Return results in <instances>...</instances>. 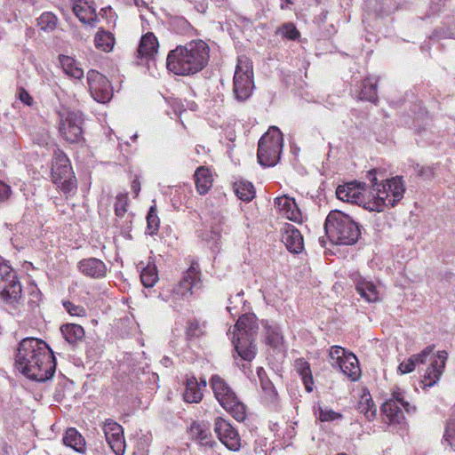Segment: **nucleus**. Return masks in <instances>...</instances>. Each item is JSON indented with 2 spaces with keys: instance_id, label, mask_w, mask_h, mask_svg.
Returning a JSON list of instances; mask_svg holds the SVG:
<instances>
[{
  "instance_id": "nucleus-1",
  "label": "nucleus",
  "mask_w": 455,
  "mask_h": 455,
  "mask_svg": "<svg viewBox=\"0 0 455 455\" xmlns=\"http://www.w3.org/2000/svg\"><path fill=\"white\" fill-rule=\"evenodd\" d=\"M15 365L28 379L45 382L55 373L56 359L45 341L36 338H25L17 348Z\"/></svg>"
},
{
  "instance_id": "nucleus-2",
  "label": "nucleus",
  "mask_w": 455,
  "mask_h": 455,
  "mask_svg": "<svg viewBox=\"0 0 455 455\" xmlns=\"http://www.w3.org/2000/svg\"><path fill=\"white\" fill-rule=\"evenodd\" d=\"M209 46L202 40L177 46L168 53L166 68L178 76H189L201 71L209 60Z\"/></svg>"
},
{
  "instance_id": "nucleus-3",
  "label": "nucleus",
  "mask_w": 455,
  "mask_h": 455,
  "mask_svg": "<svg viewBox=\"0 0 455 455\" xmlns=\"http://www.w3.org/2000/svg\"><path fill=\"white\" fill-rule=\"evenodd\" d=\"M434 349L435 346L431 345L420 353L412 355L406 362L399 364L398 371L401 374L410 373L418 366L423 371L421 377L425 387H433L440 379L448 358L446 351H439L435 355Z\"/></svg>"
},
{
  "instance_id": "nucleus-4",
  "label": "nucleus",
  "mask_w": 455,
  "mask_h": 455,
  "mask_svg": "<svg viewBox=\"0 0 455 455\" xmlns=\"http://www.w3.org/2000/svg\"><path fill=\"white\" fill-rule=\"evenodd\" d=\"M329 239L340 245H354L361 236V226L349 215L339 210L329 212L324 222Z\"/></svg>"
},
{
  "instance_id": "nucleus-5",
  "label": "nucleus",
  "mask_w": 455,
  "mask_h": 455,
  "mask_svg": "<svg viewBox=\"0 0 455 455\" xmlns=\"http://www.w3.org/2000/svg\"><path fill=\"white\" fill-rule=\"evenodd\" d=\"M259 325L253 314H244L234 325L232 343L238 355L244 361L251 362L257 354L255 339Z\"/></svg>"
},
{
  "instance_id": "nucleus-6",
  "label": "nucleus",
  "mask_w": 455,
  "mask_h": 455,
  "mask_svg": "<svg viewBox=\"0 0 455 455\" xmlns=\"http://www.w3.org/2000/svg\"><path fill=\"white\" fill-rule=\"evenodd\" d=\"M21 285L13 269L0 258V297L10 307L11 314L19 315Z\"/></svg>"
},
{
  "instance_id": "nucleus-7",
  "label": "nucleus",
  "mask_w": 455,
  "mask_h": 455,
  "mask_svg": "<svg viewBox=\"0 0 455 455\" xmlns=\"http://www.w3.org/2000/svg\"><path fill=\"white\" fill-rule=\"evenodd\" d=\"M283 148V134L273 126L261 136L258 143L257 159L263 167H273L280 160Z\"/></svg>"
},
{
  "instance_id": "nucleus-8",
  "label": "nucleus",
  "mask_w": 455,
  "mask_h": 455,
  "mask_svg": "<svg viewBox=\"0 0 455 455\" xmlns=\"http://www.w3.org/2000/svg\"><path fill=\"white\" fill-rule=\"evenodd\" d=\"M52 181L62 193L68 196L75 194L77 189V181L68 157L62 152L54 153L52 168Z\"/></svg>"
},
{
  "instance_id": "nucleus-9",
  "label": "nucleus",
  "mask_w": 455,
  "mask_h": 455,
  "mask_svg": "<svg viewBox=\"0 0 455 455\" xmlns=\"http://www.w3.org/2000/svg\"><path fill=\"white\" fill-rule=\"evenodd\" d=\"M385 193L378 194L373 201L364 203V209L370 212H383L386 207H395L403 197L405 188L399 176L387 180Z\"/></svg>"
},
{
  "instance_id": "nucleus-10",
  "label": "nucleus",
  "mask_w": 455,
  "mask_h": 455,
  "mask_svg": "<svg viewBox=\"0 0 455 455\" xmlns=\"http://www.w3.org/2000/svg\"><path fill=\"white\" fill-rule=\"evenodd\" d=\"M253 72L251 65L247 60L238 59L233 78V93L239 102L248 100L253 91Z\"/></svg>"
},
{
  "instance_id": "nucleus-11",
  "label": "nucleus",
  "mask_w": 455,
  "mask_h": 455,
  "mask_svg": "<svg viewBox=\"0 0 455 455\" xmlns=\"http://www.w3.org/2000/svg\"><path fill=\"white\" fill-rule=\"evenodd\" d=\"M401 407L407 413H413L416 411L415 406L411 405L409 402L405 401L403 392L397 388L393 391L391 397L380 407L385 422L388 424H402L404 420V415Z\"/></svg>"
},
{
  "instance_id": "nucleus-12",
  "label": "nucleus",
  "mask_w": 455,
  "mask_h": 455,
  "mask_svg": "<svg viewBox=\"0 0 455 455\" xmlns=\"http://www.w3.org/2000/svg\"><path fill=\"white\" fill-rule=\"evenodd\" d=\"M83 114L79 111L68 110L60 114L59 131L61 137L69 143L83 144Z\"/></svg>"
},
{
  "instance_id": "nucleus-13",
  "label": "nucleus",
  "mask_w": 455,
  "mask_h": 455,
  "mask_svg": "<svg viewBox=\"0 0 455 455\" xmlns=\"http://www.w3.org/2000/svg\"><path fill=\"white\" fill-rule=\"evenodd\" d=\"M87 83L92 97L100 103L108 102L113 91L108 78L100 72L91 69L87 73Z\"/></svg>"
},
{
  "instance_id": "nucleus-14",
  "label": "nucleus",
  "mask_w": 455,
  "mask_h": 455,
  "mask_svg": "<svg viewBox=\"0 0 455 455\" xmlns=\"http://www.w3.org/2000/svg\"><path fill=\"white\" fill-rule=\"evenodd\" d=\"M214 430L221 443L229 450L236 451L241 448L238 432L226 419L219 417L215 419Z\"/></svg>"
},
{
  "instance_id": "nucleus-15",
  "label": "nucleus",
  "mask_w": 455,
  "mask_h": 455,
  "mask_svg": "<svg viewBox=\"0 0 455 455\" xmlns=\"http://www.w3.org/2000/svg\"><path fill=\"white\" fill-rule=\"evenodd\" d=\"M201 279L198 266L192 263L189 268L183 274L179 283L174 287L173 292L181 297L192 294L194 288H200Z\"/></svg>"
},
{
  "instance_id": "nucleus-16",
  "label": "nucleus",
  "mask_w": 455,
  "mask_h": 455,
  "mask_svg": "<svg viewBox=\"0 0 455 455\" xmlns=\"http://www.w3.org/2000/svg\"><path fill=\"white\" fill-rule=\"evenodd\" d=\"M352 280L355 291L366 302L374 303L379 300V292L373 282L358 273L352 275Z\"/></svg>"
},
{
  "instance_id": "nucleus-17",
  "label": "nucleus",
  "mask_w": 455,
  "mask_h": 455,
  "mask_svg": "<svg viewBox=\"0 0 455 455\" xmlns=\"http://www.w3.org/2000/svg\"><path fill=\"white\" fill-rule=\"evenodd\" d=\"M282 232V241L287 250L293 254L300 253L304 249V241L299 230L293 225L286 223Z\"/></svg>"
},
{
  "instance_id": "nucleus-18",
  "label": "nucleus",
  "mask_w": 455,
  "mask_h": 455,
  "mask_svg": "<svg viewBox=\"0 0 455 455\" xmlns=\"http://www.w3.org/2000/svg\"><path fill=\"white\" fill-rule=\"evenodd\" d=\"M77 267L83 275L94 279L104 278L108 272L106 264L92 257L80 260Z\"/></svg>"
},
{
  "instance_id": "nucleus-19",
  "label": "nucleus",
  "mask_w": 455,
  "mask_h": 455,
  "mask_svg": "<svg viewBox=\"0 0 455 455\" xmlns=\"http://www.w3.org/2000/svg\"><path fill=\"white\" fill-rule=\"evenodd\" d=\"M210 382L214 395L221 406L229 404L236 397L233 389L219 375H213Z\"/></svg>"
},
{
  "instance_id": "nucleus-20",
  "label": "nucleus",
  "mask_w": 455,
  "mask_h": 455,
  "mask_svg": "<svg viewBox=\"0 0 455 455\" xmlns=\"http://www.w3.org/2000/svg\"><path fill=\"white\" fill-rule=\"evenodd\" d=\"M158 40L152 32H148L141 36L136 57L141 61L152 60L158 49Z\"/></svg>"
},
{
  "instance_id": "nucleus-21",
  "label": "nucleus",
  "mask_w": 455,
  "mask_h": 455,
  "mask_svg": "<svg viewBox=\"0 0 455 455\" xmlns=\"http://www.w3.org/2000/svg\"><path fill=\"white\" fill-rule=\"evenodd\" d=\"M257 375L263 392L264 401L268 404H275L278 401V393L272 380L262 367L258 368Z\"/></svg>"
},
{
  "instance_id": "nucleus-22",
  "label": "nucleus",
  "mask_w": 455,
  "mask_h": 455,
  "mask_svg": "<svg viewBox=\"0 0 455 455\" xmlns=\"http://www.w3.org/2000/svg\"><path fill=\"white\" fill-rule=\"evenodd\" d=\"M361 184L355 182L339 185L336 189L337 197L344 202H349L356 204L363 203V196L359 191Z\"/></svg>"
},
{
  "instance_id": "nucleus-23",
  "label": "nucleus",
  "mask_w": 455,
  "mask_h": 455,
  "mask_svg": "<svg viewBox=\"0 0 455 455\" xmlns=\"http://www.w3.org/2000/svg\"><path fill=\"white\" fill-rule=\"evenodd\" d=\"M365 8L368 12L378 17H385L397 9L395 0H365Z\"/></svg>"
},
{
  "instance_id": "nucleus-24",
  "label": "nucleus",
  "mask_w": 455,
  "mask_h": 455,
  "mask_svg": "<svg viewBox=\"0 0 455 455\" xmlns=\"http://www.w3.org/2000/svg\"><path fill=\"white\" fill-rule=\"evenodd\" d=\"M275 205L277 206L283 212V215L290 220L299 221L301 218V212L299 209L295 200L289 196H282L275 198Z\"/></svg>"
},
{
  "instance_id": "nucleus-25",
  "label": "nucleus",
  "mask_w": 455,
  "mask_h": 455,
  "mask_svg": "<svg viewBox=\"0 0 455 455\" xmlns=\"http://www.w3.org/2000/svg\"><path fill=\"white\" fill-rule=\"evenodd\" d=\"M266 343L272 348L282 351L284 348L283 335L280 327L275 323L266 321L264 323Z\"/></svg>"
},
{
  "instance_id": "nucleus-26",
  "label": "nucleus",
  "mask_w": 455,
  "mask_h": 455,
  "mask_svg": "<svg viewBox=\"0 0 455 455\" xmlns=\"http://www.w3.org/2000/svg\"><path fill=\"white\" fill-rule=\"evenodd\" d=\"M210 233L205 237L208 241H212L218 243L221 237L222 233H227L228 226L225 218L220 212H212L210 220L208 221Z\"/></svg>"
},
{
  "instance_id": "nucleus-27",
  "label": "nucleus",
  "mask_w": 455,
  "mask_h": 455,
  "mask_svg": "<svg viewBox=\"0 0 455 455\" xmlns=\"http://www.w3.org/2000/svg\"><path fill=\"white\" fill-rule=\"evenodd\" d=\"M378 81L373 77H366L361 83L360 88L356 91V98L359 100H365L377 104L379 101L377 95Z\"/></svg>"
},
{
  "instance_id": "nucleus-28",
  "label": "nucleus",
  "mask_w": 455,
  "mask_h": 455,
  "mask_svg": "<svg viewBox=\"0 0 455 455\" xmlns=\"http://www.w3.org/2000/svg\"><path fill=\"white\" fill-rule=\"evenodd\" d=\"M67 447L72 448L78 453H85V439L75 427H68L62 438Z\"/></svg>"
},
{
  "instance_id": "nucleus-29",
  "label": "nucleus",
  "mask_w": 455,
  "mask_h": 455,
  "mask_svg": "<svg viewBox=\"0 0 455 455\" xmlns=\"http://www.w3.org/2000/svg\"><path fill=\"white\" fill-rule=\"evenodd\" d=\"M338 367L344 375L352 380H356L360 376L358 359L351 352L347 353V356L338 364Z\"/></svg>"
},
{
  "instance_id": "nucleus-30",
  "label": "nucleus",
  "mask_w": 455,
  "mask_h": 455,
  "mask_svg": "<svg viewBox=\"0 0 455 455\" xmlns=\"http://www.w3.org/2000/svg\"><path fill=\"white\" fill-rule=\"evenodd\" d=\"M194 177L197 192L200 195H205L212 188L213 181L210 170L200 166L196 169Z\"/></svg>"
},
{
  "instance_id": "nucleus-31",
  "label": "nucleus",
  "mask_w": 455,
  "mask_h": 455,
  "mask_svg": "<svg viewBox=\"0 0 455 455\" xmlns=\"http://www.w3.org/2000/svg\"><path fill=\"white\" fill-rule=\"evenodd\" d=\"M61 334L70 345H76L84 337V328L76 323H66L60 327Z\"/></svg>"
},
{
  "instance_id": "nucleus-32",
  "label": "nucleus",
  "mask_w": 455,
  "mask_h": 455,
  "mask_svg": "<svg viewBox=\"0 0 455 455\" xmlns=\"http://www.w3.org/2000/svg\"><path fill=\"white\" fill-rule=\"evenodd\" d=\"M185 402L199 403L202 400L203 393L196 377H190L186 381V390L183 394Z\"/></svg>"
},
{
  "instance_id": "nucleus-33",
  "label": "nucleus",
  "mask_w": 455,
  "mask_h": 455,
  "mask_svg": "<svg viewBox=\"0 0 455 455\" xmlns=\"http://www.w3.org/2000/svg\"><path fill=\"white\" fill-rule=\"evenodd\" d=\"M358 411L364 414L369 421H372L377 415V409L370 394H363L357 404Z\"/></svg>"
},
{
  "instance_id": "nucleus-34",
  "label": "nucleus",
  "mask_w": 455,
  "mask_h": 455,
  "mask_svg": "<svg viewBox=\"0 0 455 455\" xmlns=\"http://www.w3.org/2000/svg\"><path fill=\"white\" fill-rule=\"evenodd\" d=\"M60 62L64 72L75 79H81L84 76V70L77 67L76 60L67 55H60Z\"/></svg>"
},
{
  "instance_id": "nucleus-35",
  "label": "nucleus",
  "mask_w": 455,
  "mask_h": 455,
  "mask_svg": "<svg viewBox=\"0 0 455 455\" xmlns=\"http://www.w3.org/2000/svg\"><path fill=\"white\" fill-rule=\"evenodd\" d=\"M234 191L236 196L244 202L251 201L255 196V190L252 183L247 180H240L234 184Z\"/></svg>"
},
{
  "instance_id": "nucleus-36",
  "label": "nucleus",
  "mask_w": 455,
  "mask_h": 455,
  "mask_svg": "<svg viewBox=\"0 0 455 455\" xmlns=\"http://www.w3.org/2000/svg\"><path fill=\"white\" fill-rule=\"evenodd\" d=\"M296 365L297 371L303 380L306 390L307 392H311L313 390L314 380L310 364L304 361V359H299L296 361Z\"/></svg>"
},
{
  "instance_id": "nucleus-37",
  "label": "nucleus",
  "mask_w": 455,
  "mask_h": 455,
  "mask_svg": "<svg viewBox=\"0 0 455 455\" xmlns=\"http://www.w3.org/2000/svg\"><path fill=\"white\" fill-rule=\"evenodd\" d=\"M95 46L104 52H110L115 44V37L110 32L98 31L94 37Z\"/></svg>"
},
{
  "instance_id": "nucleus-38",
  "label": "nucleus",
  "mask_w": 455,
  "mask_h": 455,
  "mask_svg": "<svg viewBox=\"0 0 455 455\" xmlns=\"http://www.w3.org/2000/svg\"><path fill=\"white\" fill-rule=\"evenodd\" d=\"M222 407L239 422L243 421L246 418L245 405L238 400L237 396L235 397L232 403H229V404H225Z\"/></svg>"
},
{
  "instance_id": "nucleus-39",
  "label": "nucleus",
  "mask_w": 455,
  "mask_h": 455,
  "mask_svg": "<svg viewBox=\"0 0 455 455\" xmlns=\"http://www.w3.org/2000/svg\"><path fill=\"white\" fill-rule=\"evenodd\" d=\"M140 280L142 284L150 288L158 281V271L155 265L148 264L140 273Z\"/></svg>"
},
{
  "instance_id": "nucleus-40",
  "label": "nucleus",
  "mask_w": 455,
  "mask_h": 455,
  "mask_svg": "<svg viewBox=\"0 0 455 455\" xmlns=\"http://www.w3.org/2000/svg\"><path fill=\"white\" fill-rule=\"evenodd\" d=\"M205 332V323H200L198 320L194 319L188 323L186 329V338L188 340L197 339Z\"/></svg>"
},
{
  "instance_id": "nucleus-41",
  "label": "nucleus",
  "mask_w": 455,
  "mask_h": 455,
  "mask_svg": "<svg viewBox=\"0 0 455 455\" xmlns=\"http://www.w3.org/2000/svg\"><path fill=\"white\" fill-rule=\"evenodd\" d=\"M315 413L322 422L334 421L336 419H341L342 414L336 412L333 410L318 404L317 408L315 407Z\"/></svg>"
},
{
  "instance_id": "nucleus-42",
  "label": "nucleus",
  "mask_w": 455,
  "mask_h": 455,
  "mask_svg": "<svg viewBox=\"0 0 455 455\" xmlns=\"http://www.w3.org/2000/svg\"><path fill=\"white\" fill-rule=\"evenodd\" d=\"M189 435L193 440L206 442L210 432L204 424L195 421L189 427Z\"/></svg>"
},
{
  "instance_id": "nucleus-43",
  "label": "nucleus",
  "mask_w": 455,
  "mask_h": 455,
  "mask_svg": "<svg viewBox=\"0 0 455 455\" xmlns=\"http://www.w3.org/2000/svg\"><path fill=\"white\" fill-rule=\"evenodd\" d=\"M275 34L281 36L283 38L291 41L297 40L300 36V32L291 22L283 24L277 28Z\"/></svg>"
},
{
  "instance_id": "nucleus-44",
  "label": "nucleus",
  "mask_w": 455,
  "mask_h": 455,
  "mask_svg": "<svg viewBox=\"0 0 455 455\" xmlns=\"http://www.w3.org/2000/svg\"><path fill=\"white\" fill-rule=\"evenodd\" d=\"M106 440L116 455H123L124 451V438L123 434H111Z\"/></svg>"
},
{
  "instance_id": "nucleus-45",
  "label": "nucleus",
  "mask_w": 455,
  "mask_h": 455,
  "mask_svg": "<svg viewBox=\"0 0 455 455\" xmlns=\"http://www.w3.org/2000/svg\"><path fill=\"white\" fill-rule=\"evenodd\" d=\"M37 25L44 31H52L57 25V17L52 12H44L37 19Z\"/></svg>"
},
{
  "instance_id": "nucleus-46",
  "label": "nucleus",
  "mask_w": 455,
  "mask_h": 455,
  "mask_svg": "<svg viewBox=\"0 0 455 455\" xmlns=\"http://www.w3.org/2000/svg\"><path fill=\"white\" fill-rule=\"evenodd\" d=\"M443 440L451 447L455 446V409L448 420L443 435Z\"/></svg>"
},
{
  "instance_id": "nucleus-47",
  "label": "nucleus",
  "mask_w": 455,
  "mask_h": 455,
  "mask_svg": "<svg viewBox=\"0 0 455 455\" xmlns=\"http://www.w3.org/2000/svg\"><path fill=\"white\" fill-rule=\"evenodd\" d=\"M147 222H148V234L153 235H155L159 228L160 220L156 214V205L151 206L147 215Z\"/></svg>"
},
{
  "instance_id": "nucleus-48",
  "label": "nucleus",
  "mask_w": 455,
  "mask_h": 455,
  "mask_svg": "<svg viewBox=\"0 0 455 455\" xmlns=\"http://www.w3.org/2000/svg\"><path fill=\"white\" fill-rule=\"evenodd\" d=\"M380 172L379 169H371L367 172V178L371 181L372 188L376 191V195L385 193L386 187L385 183L381 180L379 181L378 172Z\"/></svg>"
},
{
  "instance_id": "nucleus-49",
  "label": "nucleus",
  "mask_w": 455,
  "mask_h": 455,
  "mask_svg": "<svg viewBox=\"0 0 455 455\" xmlns=\"http://www.w3.org/2000/svg\"><path fill=\"white\" fill-rule=\"evenodd\" d=\"M128 196L124 194H119L116 197L115 213L117 217L122 218L127 212Z\"/></svg>"
},
{
  "instance_id": "nucleus-50",
  "label": "nucleus",
  "mask_w": 455,
  "mask_h": 455,
  "mask_svg": "<svg viewBox=\"0 0 455 455\" xmlns=\"http://www.w3.org/2000/svg\"><path fill=\"white\" fill-rule=\"evenodd\" d=\"M64 308L68 312V314L72 316H85L86 309L80 305H76L69 300H65L62 302Z\"/></svg>"
},
{
  "instance_id": "nucleus-51",
  "label": "nucleus",
  "mask_w": 455,
  "mask_h": 455,
  "mask_svg": "<svg viewBox=\"0 0 455 455\" xmlns=\"http://www.w3.org/2000/svg\"><path fill=\"white\" fill-rule=\"evenodd\" d=\"M348 352H347L343 347L339 346H332L331 347L329 355L331 357V364L337 365L347 356Z\"/></svg>"
},
{
  "instance_id": "nucleus-52",
  "label": "nucleus",
  "mask_w": 455,
  "mask_h": 455,
  "mask_svg": "<svg viewBox=\"0 0 455 455\" xmlns=\"http://www.w3.org/2000/svg\"><path fill=\"white\" fill-rule=\"evenodd\" d=\"M171 25L177 33H185L190 28L189 22L184 17L180 16L174 17Z\"/></svg>"
},
{
  "instance_id": "nucleus-53",
  "label": "nucleus",
  "mask_w": 455,
  "mask_h": 455,
  "mask_svg": "<svg viewBox=\"0 0 455 455\" xmlns=\"http://www.w3.org/2000/svg\"><path fill=\"white\" fill-rule=\"evenodd\" d=\"M103 431H104L105 436L111 435L112 433L113 434L114 433L115 434H123L124 433L122 426L112 419L106 420L104 427H103Z\"/></svg>"
},
{
  "instance_id": "nucleus-54",
  "label": "nucleus",
  "mask_w": 455,
  "mask_h": 455,
  "mask_svg": "<svg viewBox=\"0 0 455 455\" xmlns=\"http://www.w3.org/2000/svg\"><path fill=\"white\" fill-rule=\"evenodd\" d=\"M415 171L417 172L418 175L424 180H430L434 177V170L432 167L429 166H420L419 164H417L414 166Z\"/></svg>"
},
{
  "instance_id": "nucleus-55",
  "label": "nucleus",
  "mask_w": 455,
  "mask_h": 455,
  "mask_svg": "<svg viewBox=\"0 0 455 455\" xmlns=\"http://www.w3.org/2000/svg\"><path fill=\"white\" fill-rule=\"evenodd\" d=\"M19 99L21 102H23L27 106H31L33 103V98L29 95V93L23 88L19 90Z\"/></svg>"
},
{
  "instance_id": "nucleus-56",
  "label": "nucleus",
  "mask_w": 455,
  "mask_h": 455,
  "mask_svg": "<svg viewBox=\"0 0 455 455\" xmlns=\"http://www.w3.org/2000/svg\"><path fill=\"white\" fill-rule=\"evenodd\" d=\"M11 194V188L0 180V202L4 201Z\"/></svg>"
},
{
  "instance_id": "nucleus-57",
  "label": "nucleus",
  "mask_w": 455,
  "mask_h": 455,
  "mask_svg": "<svg viewBox=\"0 0 455 455\" xmlns=\"http://www.w3.org/2000/svg\"><path fill=\"white\" fill-rule=\"evenodd\" d=\"M74 12H76V16L78 17V19L84 22V23H88V21L85 20V18L83 16V12H84V9L83 7L76 4L74 5Z\"/></svg>"
},
{
  "instance_id": "nucleus-58",
  "label": "nucleus",
  "mask_w": 455,
  "mask_h": 455,
  "mask_svg": "<svg viewBox=\"0 0 455 455\" xmlns=\"http://www.w3.org/2000/svg\"><path fill=\"white\" fill-rule=\"evenodd\" d=\"M132 191L138 195L140 190V183L139 182V180H134L132 183Z\"/></svg>"
},
{
  "instance_id": "nucleus-59",
  "label": "nucleus",
  "mask_w": 455,
  "mask_h": 455,
  "mask_svg": "<svg viewBox=\"0 0 455 455\" xmlns=\"http://www.w3.org/2000/svg\"><path fill=\"white\" fill-rule=\"evenodd\" d=\"M378 169L380 170V172H378V176L381 178V181L383 183H387V180L388 179L387 178L386 170L380 168Z\"/></svg>"
},
{
  "instance_id": "nucleus-60",
  "label": "nucleus",
  "mask_w": 455,
  "mask_h": 455,
  "mask_svg": "<svg viewBox=\"0 0 455 455\" xmlns=\"http://www.w3.org/2000/svg\"><path fill=\"white\" fill-rule=\"evenodd\" d=\"M291 4V0H282L281 9L283 10V9L287 8V5Z\"/></svg>"
},
{
  "instance_id": "nucleus-61",
  "label": "nucleus",
  "mask_w": 455,
  "mask_h": 455,
  "mask_svg": "<svg viewBox=\"0 0 455 455\" xmlns=\"http://www.w3.org/2000/svg\"><path fill=\"white\" fill-rule=\"evenodd\" d=\"M200 385V387H206V380L204 379H201L200 382H198Z\"/></svg>"
},
{
  "instance_id": "nucleus-62",
  "label": "nucleus",
  "mask_w": 455,
  "mask_h": 455,
  "mask_svg": "<svg viewBox=\"0 0 455 455\" xmlns=\"http://www.w3.org/2000/svg\"><path fill=\"white\" fill-rule=\"evenodd\" d=\"M29 305H31V307L34 308L35 307H37L38 305L36 303V301L34 300V299H31L29 300Z\"/></svg>"
},
{
  "instance_id": "nucleus-63",
  "label": "nucleus",
  "mask_w": 455,
  "mask_h": 455,
  "mask_svg": "<svg viewBox=\"0 0 455 455\" xmlns=\"http://www.w3.org/2000/svg\"><path fill=\"white\" fill-rule=\"evenodd\" d=\"M243 291H241L240 292H238L236 295H235V299H240L242 300L241 297L243 296Z\"/></svg>"
},
{
  "instance_id": "nucleus-64",
  "label": "nucleus",
  "mask_w": 455,
  "mask_h": 455,
  "mask_svg": "<svg viewBox=\"0 0 455 455\" xmlns=\"http://www.w3.org/2000/svg\"><path fill=\"white\" fill-rule=\"evenodd\" d=\"M163 363H164L165 365H167V363L169 362V358L168 357H164L163 360H162Z\"/></svg>"
}]
</instances>
